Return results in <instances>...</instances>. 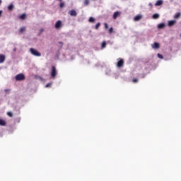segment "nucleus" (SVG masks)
I'll return each instance as SVG.
<instances>
[{"mask_svg": "<svg viewBox=\"0 0 181 181\" xmlns=\"http://www.w3.org/2000/svg\"><path fill=\"white\" fill-rule=\"evenodd\" d=\"M180 13H175V15L174 16L175 19H179V18H180Z\"/></svg>", "mask_w": 181, "mask_h": 181, "instance_id": "dca6fc26", "label": "nucleus"}, {"mask_svg": "<svg viewBox=\"0 0 181 181\" xmlns=\"http://www.w3.org/2000/svg\"><path fill=\"white\" fill-rule=\"evenodd\" d=\"M50 86H52L51 83H47V84L46 85V87H50Z\"/></svg>", "mask_w": 181, "mask_h": 181, "instance_id": "7c9ffc66", "label": "nucleus"}, {"mask_svg": "<svg viewBox=\"0 0 181 181\" xmlns=\"http://www.w3.org/2000/svg\"><path fill=\"white\" fill-rule=\"evenodd\" d=\"M7 115L8 116V117H13V114L12 113V112H7Z\"/></svg>", "mask_w": 181, "mask_h": 181, "instance_id": "393cba45", "label": "nucleus"}, {"mask_svg": "<svg viewBox=\"0 0 181 181\" xmlns=\"http://www.w3.org/2000/svg\"><path fill=\"white\" fill-rule=\"evenodd\" d=\"M159 14L158 13H154L153 16H152V18L153 19H159Z\"/></svg>", "mask_w": 181, "mask_h": 181, "instance_id": "4468645a", "label": "nucleus"}, {"mask_svg": "<svg viewBox=\"0 0 181 181\" xmlns=\"http://www.w3.org/2000/svg\"><path fill=\"white\" fill-rule=\"evenodd\" d=\"M68 13L71 16H77V12L76 11V10H71L69 11Z\"/></svg>", "mask_w": 181, "mask_h": 181, "instance_id": "423d86ee", "label": "nucleus"}, {"mask_svg": "<svg viewBox=\"0 0 181 181\" xmlns=\"http://www.w3.org/2000/svg\"><path fill=\"white\" fill-rule=\"evenodd\" d=\"M90 4V0H85L84 1V5H86L87 6V5H88Z\"/></svg>", "mask_w": 181, "mask_h": 181, "instance_id": "b1692460", "label": "nucleus"}, {"mask_svg": "<svg viewBox=\"0 0 181 181\" xmlns=\"http://www.w3.org/2000/svg\"><path fill=\"white\" fill-rule=\"evenodd\" d=\"M56 76H57V69H56V66H52L51 70V77L52 78H56Z\"/></svg>", "mask_w": 181, "mask_h": 181, "instance_id": "f03ea898", "label": "nucleus"}, {"mask_svg": "<svg viewBox=\"0 0 181 181\" xmlns=\"http://www.w3.org/2000/svg\"><path fill=\"white\" fill-rule=\"evenodd\" d=\"M1 127H5L6 125V122L2 119H0Z\"/></svg>", "mask_w": 181, "mask_h": 181, "instance_id": "f8f14e48", "label": "nucleus"}, {"mask_svg": "<svg viewBox=\"0 0 181 181\" xmlns=\"http://www.w3.org/2000/svg\"><path fill=\"white\" fill-rule=\"evenodd\" d=\"M114 33V28L112 27H111L110 29H109V33L111 35V33Z\"/></svg>", "mask_w": 181, "mask_h": 181, "instance_id": "5701e85b", "label": "nucleus"}, {"mask_svg": "<svg viewBox=\"0 0 181 181\" xmlns=\"http://www.w3.org/2000/svg\"><path fill=\"white\" fill-rule=\"evenodd\" d=\"M157 56H158V59H163V54H158Z\"/></svg>", "mask_w": 181, "mask_h": 181, "instance_id": "a878e982", "label": "nucleus"}, {"mask_svg": "<svg viewBox=\"0 0 181 181\" xmlns=\"http://www.w3.org/2000/svg\"><path fill=\"white\" fill-rule=\"evenodd\" d=\"M25 77L23 74H19L16 76L15 79L16 81H23V80H25Z\"/></svg>", "mask_w": 181, "mask_h": 181, "instance_id": "7ed1b4c3", "label": "nucleus"}, {"mask_svg": "<svg viewBox=\"0 0 181 181\" xmlns=\"http://www.w3.org/2000/svg\"><path fill=\"white\" fill-rule=\"evenodd\" d=\"M2 16V10H0V17Z\"/></svg>", "mask_w": 181, "mask_h": 181, "instance_id": "2f4dec72", "label": "nucleus"}, {"mask_svg": "<svg viewBox=\"0 0 181 181\" xmlns=\"http://www.w3.org/2000/svg\"><path fill=\"white\" fill-rule=\"evenodd\" d=\"M117 67H118L119 69H121V67H124V59L119 58V61L117 64Z\"/></svg>", "mask_w": 181, "mask_h": 181, "instance_id": "20e7f679", "label": "nucleus"}, {"mask_svg": "<svg viewBox=\"0 0 181 181\" xmlns=\"http://www.w3.org/2000/svg\"><path fill=\"white\" fill-rule=\"evenodd\" d=\"M6 57L4 54H0V64H2L5 62Z\"/></svg>", "mask_w": 181, "mask_h": 181, "instance_id": "9d476101", "label": "nucleus"}, {"mask_svg": "<svg viewBox=\"0 0 181 181\" xmlns=\"http://www.w3.org/2000/svg\"><path fill=\"white\" fill-rule=\"evenodd\" d=\"M151 47L153 49H159V47H160V45L158 42H154L153 45H151Z\"/></svg>", "mask_w": 181, "mask_h": 181, "instance_id": "6e6552de", "label": "nucleus"}, {"mask_svg": "<svg viewBox=\"0 0 181 181\" xmlns=\"http://www.w3.org/2000/svg\"><path fill=\"white\" fill-rule=\"evenodd\" d=\"M57 1H59V2H62V0H57Z\"/></svg>", "mask_w": 181, "mask_h": 181, "instance_id": "f704fd0d", "label": "nucleus"}, {"mask_svg": "<svg viewBox=\"0 0 181 181\" xmlns=\"http://www.w3.org/2000/svg\"><path fill=\"white\" fill-rule=\"evenodd\" d=\"M42 32H43V28L40 29V33H42Z\"/></svg>", "mask_w": 181, "mask_h": 181, "instance_id": "473e14b6", "label": "nucleus"}, {"mask_svg": "<svg viewBox=\"0 0 181 181\" xmlns=\"http://www.w3.org/2000/svg\"><path fill=\"white\" fill-rule=\"evenodd\" d=\"M59 44H60V45H63V42H59Z\"/></svg>", "mask_w": 181, "mask_h": 181, "instance_id": "72a5a7b5", "label": "nucleus"}, {"mask_svg": "<svg viewBox=\"0 0 181 181\" xmlns=\"http://www.w3.org/2000/svg\"><path fill=\"white\" fill-rule=\"evenodd\" d=\"M176 21L173 20V21H168V26H173V25H175Z\"/></svg>", "mask_w": 181, "mask_h": 181, "instance_id": "ddd939ff", "label": "nucleus"}, {"mask_svg": "<svg viewBox=\"0 0 181 181\" xmlns=\"http://www.w3.org/2000/svg\"><path fill=\"white\" fill-rule=\"evenodd\" d=\"M160 5H163V0H158L156 3L155 4L156 6H160Z\"/></svg>", "mask_w": 181, "mask_h": 181, "instance_id": "9b49d317", "label": "nucleus"}, {"mask_svg": "<svg viewBox=\"0 0 181 181\" xmlns=\"http://www.w3.org/2000/svg\"><path fill=\"white\" fill-rule=\"evenodd\" d=\"M60 8H64V3L61 2L59 4Z\"/></svg>", "mask_w": 181, "mask_h": 181, "instance_id": "bb28decb", "label": "nucleus"}, {"mask_svg": "<svg viewBox=\"0 0 181 181\" xmlns=\"http://www.w3.org/2000/svg\"><path fill=\"white\" fill-rule=\"evenodd\" d=\"M8 11H13V4H10L8 6Z\"/></svg>", "mask_w": 181, "mask_h": 181, "instance_id": "6ab92c4d", "label": "nucleus"}, {"mask_svg": "<svg viewBox=\"0 0 181 181\" xmlns=\"http://www.w3.org/2000/svg\"><path fill=\"white\" fill-rule=\"evenodd\" d=\"M107 46V42L105 41H104L103 43H102V45H101V48L102 49H104Z\"/></svg>", "mask_w": 181, "mask_h": 181, "instance_id": "aec40b11", "label": "nucleus"}, {"mask_svg": "<svg viewBox=\"0 0 181 181\" xmlns=\"http://www.w3.org/2000/svg\"><path fill=\"white\" fill-rule=\"evenodd\" d=\"M25 30H26V28L25 27H22L20 29L19 32H20V33H23V32H25Z\"/></svg>", "mask_w": 181, "mask_h": 181, "instance_id": "a211bd4d", "label": "nucleus"}, {"mask_svg": "<svg viewBox=\"0 0 181 181\" xmlns=\"http://www.w3.org/2000/svg\"><path fill=\"white\" fill-rule=\"evenodd\" d=\"M158 29H163V28H165V23H162L158 24Z\"/></svg>", "mask_w": 181, "mask_h": 181, "instance_id": "2eb2a0df", "label": "nucleus"}, {"mask_svg": "<svg viewBox=\"0 0 181 181\" xmlns=\"http://www.w3.org/2000/svg\"><path fill=\"white\" fill-rule=\"evenodd\" d=\"M20 19L23 21V19H26V14L23 13L21 16H20Z\"/></svg>", "mask_w": 181, "mask_h": 181, "instance_id": "f3484780", "label": "nucleus"}, {"mask_svg": "<svg viewBox=\"0 0 181 181\" xmlns=\"http://www.w3.org/2000/svg\"><path fill=\"white\" fill-rule=\"evenodd\" d=\"M104 26H105V29H108V23H105Z\"/></svg>", "mask_w": 181, "mask_h": 181, "instance_id": "cd10ccee", "label": "nucleus"}, {"mask_svg": "<svg viewBox=\"0 0 181 181\" xmlns=\"http://www.w3.org/2000/svg\"><path fill=\"white\" fill-rule=\"evenodd\" d=\"M180 36H181V33H180Z\"/></svg>", "mask_w": 181, "mask_h": 181, "instance_id": "c9c22d12", "label": "nucleus"}, {"mask_svg": "<svg viewBox=\"0 0 181 181\" xmlns=\"http://www.w3.org/2000/svg\"><path fill=\"white\" fill-rule=\"evenodd\" d=\"M142 19V15H137L134 18V21L135 22H138V21H141Z\"/></svg>", "mask_w": 181, "mask_h": 181, "instance_id": "1a4fd4ad", "label": "nucleus"}, {"mask_svg": "<svg viewBox=\"0 0 181 181\" xmlns=\"http://www.w3.org/2000/svg\"><path fill=\"white\" fill-rule=\"evenodd\" d=\"M63 25V23H62V21H58L56 23H55V29H60V28H62V26Z\"/></svg>", "mask_w": 181, "mask_h": 181, "instance_id": "39448f33", "label": "nucleus"}, {"mask_svg": "<svg viewBox=\"0 0 181 181\" xmlns=\"http://www.w3.org/2000/svg\"><path fill=\"white\" fill-rule=\"evenodd\" d=\"M30 52L33 56H35L36 57H40V56H42V54L37 50L35 49V48H30Z\"/></svg>", "mask_w": 181, "mask_h": 181, "instance_id": "f257e3e1", "label": "nucleus"}, {"mask_svg": "<svg viewBox=\"0 0 181 181\" xmlns=\"http://www.w3.org/2000/svg\"><path fill=\"white\" fill-rule=\"evenodd\" d=\"M100 26H101V23H98L95 26V29H98V28H100Z\"/></svg>", "mask_w": 181, "mask_h": 181, "instance_id": "4be33fe9", "label": "nucleus"}, {"mask_svg": "<svg viewBox=\"0 0 181 181\" xmlns=\"http://www.w3.org/2000/svg\"><path fill=\"white\" fill-rule=\"evenodd\" d=\"M132 81H133V83H138V79L137 78H133Z\"/></svg>", "mask_w": 181, "mask_h": 181, "instance_id": "c756f323", "label": "nucleus"}, {"mask_svg": "<svg viewBox=\"0 0 181 181\" xmlns=\"http://www.w3.org/2000/svg\"><path fill=\"white\" fill-rule=\"evenodd\" d=\"M88 21L92 23H94V22H95V19L94 18H93V17H90Z\"/></svg>", "mask_w": 181, "mask_h": 181, "instance_id": "412c9836", "label": "nucleus"}, {"mask_svg": "<svg viewBox=\"0 0 181 181\" xmlns=\"http://www.w3.org/2000/svg\"><path fill=\"white\" fill-rule=\"evenodd\" d=\"M5 93H6L7 94H9V93H11V90L10 89H6Z\"/></svg>", "mask_w": 181, "mask_h": 181, "instance_id": "c85d7f7f", "label": "nucleus"}, {"mask_svg": "<svg viewBox=\"0 0 181 181\" xmlns=\"http://www.w3.org/2000/svg\"><path fill=\"white\" fill-rule=\"evenodd\" d=\"M119 16H121V12L115 11L113 14V19H117Z\"/></svg>", "mask_w": 181, "mask_h": 181, "instance_id": "0eeeda50", "label": "nucleus"}]
</instances>
